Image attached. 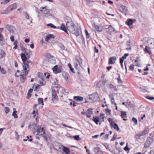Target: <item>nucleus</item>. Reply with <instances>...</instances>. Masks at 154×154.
Masks as SVG:
<instances>
[{
  "instance_id": "obj_11",
  "label": "nucleus",
  "mask_w": 154,
  "mask_h": 154,
  "mask_svg": "<svg viewBox=\"0 0 154 154\" xmlns=\"http://www.w3.org/2000/svg\"><path fill=\"white\" fill-rule=\"evenodd\" d=\"M17 8V4L16 3H14L12 5H10L7 8V10L9 11L13 10Z\"/></svg>"
},
{
  "instance_id": "obj_4",
  "label": "nucleus",
  "mask_w": 154,
  "mask_h": 154,
  "mask_svg": "<svg viewBox=\"0 0 154 154\" xmlns=\"http://www.w3.org/2000/svg\"><path fill=\"white\" fill-rule=\"evenodd\" d=\"M98 96L97 93L92 94L88 96V98L90 101H95L98 99Z\"/></svg>"
},
{
  "instance_id": "obj_46",
  "label": "nucleus",
  "mask_w": 154,
  "mask_h": 154,
  "mask_svg": "<svg viewBox=\"0 0 154 154\" xmlns=\"http://www.w3.org/2000/svg\"><path fill=\"white\" fill-rule=\"evenodd\" d=\"M23 15L25 16V17L27 19H29V15L27 14V12H23Z\"/></svg>"
},
{
  "instance_id": "obj_16",
  "label": "nucleus",
  "mask_w": 154,
  "mask_h": 154,
  "mask_svg": "<svg viewBox=\"0 0 154 154\" xmlns=\"http://www.w3.org/2000/svg\"><path fill=\"white\" fill-rule=\"evenodd\" d=\"M119 10L122 13L125 12L127 11V8L124 5H121L119 8Z\"/></svg>"
},
{
  "instance_id": "obj_1",
  "label": "nucleus",
  "mask_w": 154,
  "mask_h": 154,
  "mask_svg": "<svg viewBox=\"0 0 154 154\" xmlns=\"http://www.w3.org/2000/svg\"><path fill=\"white\" fill-rule=\"evenodd\" d=\"M69 32L78 36L79 35V29L77 28L74 22H71V23L66 26Z\"/></svg>"
},
{
  "instance_id": "obj_39",
  "label": "nucleus",
  "mask_w": 154,
  "mask_h": 154,
  "mask_svg": "<svg viewBox=\"0 0 154 154\" xmlns=\"http://www.w3.org/2000/svg\"><path fill=\"white\" fill-rule=\"evenodd\" d=\"M17 112V111H13V112L12 116H14V118L15 119L17 118L18 117V116L16 114V113Z\"/></svg>"
},
{
  "instance_id": "obj_29",
  "label": "nucleus",
  "mask_w": 154,
  "mask_h": 154,
  "mask_svg": "<svg viewBox=\"0 0 154 154\" xmlns=\"http://www.w3.org/2000/svg\"><path fill=\"white\" fill-rule=\"evenodd\" d=\"M3 37L0 32V45H3L5 44V42L3 40Z\"/></svg>"
},
{
  "instance_id": "obj_41",
  "label": "nucleus",
  "mask_w": 154,
  "mask_h": 154,
  "mask_svg": "<svg viewBox=\"0 0 154 154\" xmlns=\"http://www.w3.org/2000/svg\"><path fill=\"white\" fill-rule=\"evenodd\" d=\"M73 138L77 140H81L78 135H75L73 137Z\"/></svg>"
},
{
  "instance_id": "obj_54",
  "label": "nucleus",
  "mask_w": 154,
  "mask_h": 154,
  "mask_svg": "<svg viewBox=\"0 0 154 154\" xmlns=\"http://www.w3.org/2000/svg\"><path fill=\"white\" fill-rule=\"evenodd\" d=\"M79 66H80L77 63H75V69H77L78 71L79 70Z\"/></svg>"
},
{
  "instance_id": "obj_2",
  "label": "nucleus",
  "mask_w": 154,
  "mask_h": 154,
  "mask_svg": "<svg viewBox=\"0 0 154 154\" xmlns=\"http://www.w3.org/2000/svg\"><path fill=\"white\" fill-rule=\"evenodd\" d=\"M35 126L37 128V133L36 135H38L39 136L43 137L45 139L46 138V137L45 136V131L44 130V127L41 128L40 126H37V125L36 123H32V125H30L29 127L30 126Z\"/></svg>"
},
{
  "instance_id": "obj_58",
  "label": "nucleus",
  "mask_w": 154,
  "mask_h": 154,
  "mask_svg": "<svg viewBox=\"0 0 154 154\" xmlns=\"http://www.w3.org/2000/svg\"><path fill=\"white\" fill-rule=\"evenodd\" d=\"M1 72L4 74H5L6 73V71L3 68H2L0 70Z\"/></svg>"
},
{
  "instance_id": "obj_19",
  "label": "nucleus",
  "mask_w": 154,
  "mask_h": 154,
  "mask_svg": "<svg viewBox=\"0 0 154 154\" xmlns=\"http://www.w3.org/2000/svg\"><path fill=\"white\" fill-rule=\"evenodd\" d=\"M58 29H60L63 30V31L65 32H66V33L68 34L67 29L66 27V26L63 23H62L61 24V26L60 27H58L57 28Z\"/></svg>"
},
{
  "instance_id": "obj_64",
  "label": "nucleus",
  "mask_w": 154,
  "mask_h": 154,
  "mask_svg": "<svg viewBox=\"0 0 154 154\" xmlns=\"http://www.w3.org/2000/svg\"><path fill=\"white\" fill-rule=\"evenodd\" d=\"M31 96V94L30 93H28L27 94L26 97L27 99H29Z\"/></svg>"
},
{
  "instance_id": "obj_55",
  "label": "nucleus",
  "mask_w": 154,
  "mask_h": 154,
  "mask_svg": "<svg viewBox=\"0 0 154 154\" xmlns=\"http://www.w3.org/2000/svg\"><path fill=\"white\" fill-rule=\"evenodd\" d=\"M129 55V54H125L124 56H122V57L124 59H125L126 58L127 56H128Z\"/></svg>"
},
{
  "instance_id": "obj_52",
  "label": "nucleus",
  "mask_w": 154,
  "mask_h": 154,
  "mask_svg": "<svg viewBox=\"0 0 154 154\" xmlns=\"http://www.w3.org/2000/svg\"><path fill=\"white\" fill-rule=\"evenodd\" d=\"M132 121L134 122L135 125H137V120L135 118H133L132 119Z\"/></svg>"
},
{
  "instance_id": "obj_25",
  "label": "nucleus",
  "mask_w": 154,
  "mask_h": 154,
  "mask_svg": "<svg viewBox=\"0 0 154 154\" xmlns=\"http://www.w3.org/2000/svg\"><path fill=\"white\" fill-rule=\"evenodd\" d=\"M54 38V36L53 35L49 34L46 36L45 38V41L46 42L48 41L51 38Z\"/></svg>"
},
{
  "instance_id": "obj_20",
  "label": "nucleus",
  "mask_w": 154,
  "mask_h": 154,
  "mask_svg": "<svg viewBox=\"0 0 154 154\" xmlns=\"http://www.w3.org/2000/svg\"><path fill=\"white\" fill-rule=\"evenodd\" d=\"M93 151L94 154H103V152L97 148H94Z\"/></svg>"
},
{
  "instance_id": "obj_40",
  "label": "nucleus",
  "mask_w": 154,
  "mask_h": 154,
  "mask_svg": "<svg viewBox=\"0 0 154 154\" xmlns=\"http://www.w3.org/2000/svg\"><path fill=\"white\" fill-rule=\"evenodd\" d=\"M108 29L110 32H114V29L111 25L109 26Z\"/></svg>"
},
{
  "instance_id": "obj_63",
  "label": "nucleus",
  "mask_w": 154,
  "mask_h": 154,
  "mask_svg": "<svg viewBox=\"0 0 154 154\" xmlns=\"http://www.w3.org/2000/svg\"><path fill=\"white\" fill-rule=\"evenodd\" d=\"M120 63H122L124 61V59L122 58V57L120 58Z\"/></svg>"
},
{
  "instance_id": "obj_31",
  "label": "nucleus",
  "mask_w": 154,
  "mask_h": 154,
  "mask_svg": "<svg viewBox=\"0 0 154 154\" xmlns=\"http://www.w3.org/2000/svg\"><path fill=\"white\" fill-rule=\"evenodd\" d=\"M63 76L66 80H68L69 75L66 72H63Z\"/></svg>"
},
{
  "instance_id": "obj_3",
  "label": "nucleus",
  "mask_w": 154,
  "mask_h": 154,
  "mask_svg": "<svg viewBox=\"0 0 154 154\" xmlns=\"http://www.w3.org/2000/svg\"><path fill=\"white\" fill-rule=\"evenodd\" d=\"M29 63L32 64V62L29 60H26L25 62H24L23 63V71H26V73H28V72L29 69V67L28 64Z\"/></svg>"
},
{
  "instance_id": "obj_61",
  "label": "nucleus",
  "mask_w": 154,
  "mask_h": 154,
  "mask_svg": "<svg viewBox=\"0 0 154 154\" xmlns=\"http://www.w3.org/2000/svg\"><path fill=\"white\" fill-rule=\"evenodd\" d=\"M118 75H119V76L118 78L117 79V80L119 82L121 83V82H122V80H121L120 79V74H118Z\"/></svg>"
},
{
  "instance_id": "obj_12",
  "label": "nucleus",
  "mask_w": 154,
  "mask_h": 154,
  "mask_svg": "<svg viewBox=\"0 0 154 154\" xmlns=\"http://www.w3.org/2000/svg\"><path fill=\"white\" fill-rule=\"evenodd\" d=\"M65 20L66 23V26H67L68 25L71 23V22H73L71 20V18L68 16H66L65 17Z\"/></svg>"
},
{
  "instance_id": "obj_45",
  "label": "nucleus",
  "mask_w": 154,
  "mask_h": 154,
  "mask_svg": "<svg viewBox=\"0 0 154 154\" xmlns=\"http://www.w3.org/2000/svg\"><path fill=\"white\" fill-rule=\"evenodd\" d=\"M140 133L143 136L146 135V134H147L148 133V132L146 130H145L143 131L142 132H140Z\"/></svg>"
},
{
  "instance_id": "obj_26",
  "label": "nucleus",
  "mask_w": 154,
  "mask_h": 154,
  "mask_svg": "<svg viewBox=\"0 0 154 154\" xmlns=\"http://www.w3.org/2000/svg\"><path fill=\"white\" fill-rule=\"evenodd\" d=\"M144 51L145 52L148 53L150 54H151V49L149 47H148L147 46H146L145 47V48L144 49Z\"/></svg>"
},
{
  "instance_id": "obj_18",
  "label": "nucleus",
  "mask_w": 154,
  "mask_h": 154,
  "mask_svg": "<svg viewBox=\"0 0 154 154\" xmlns=\"http://www.w3.org/2000/svg\"><path fill=\"white\" fill-rule=\"evenodd\" d=\"M73 99L77 101H82L83 100V98L80 96H75Z\"/></svg>"
},
{
  "instance_id": "obj_59",
  "label": "nucleus",
  "mask_w": 154,
  "mask_h": 154,
  "mask_svg": "<svg viewBox=\"0 0 154 154\" xmlns=\"http://www.w3.org/2000/svg\"><path fill=\"white\" fill-rule=\"evenodd\" d=\"M146 98L150 100H152L154 99V97H149V96H147L146 97Z\"/></svg>"
},
{
  "instance_id": "obj_51",
  "label": "nucleus",
  "mask_w": 154,
  "mask_h": 154,
  "mask_svg": "<svg viewBox=\"0 0 154 154\" xmlns=\"http://www.w3.org/2000/svg\"><path fill=\"white\" fill-rule=\"evenodd\" d=\"M128 143H127L126 146L124 148V149L125 151H129L130 149L128 146Z\"/></svg>"
},
{
  "instance_id": "obj_38",
  "label": "nucleus",
  "mask_w": 154,
  "mask_h": 154,
  "mask_svg": "<svg viewBox=\"0 0 154 154\" xmlns=\"http://www.w3.org/2000/svg\"><path fill=\"white\" fill-rule=\"evenodd\" d=\"M59 47L62 49L66 50L67 48H66V47L64 46V45L62 44V43H60L59 44Z\"/></svg>"
},
{
  "instance_id": "obj_32",
  "label": "nucleus",
  "mask_w": 154,
  "mask_h": 154,
  "mask_svg": "<svg viewBox=\"0 0 154 154\" xmlns=\"http://www.w3.org/2000/svg\"><path fill=\"white\" fill-rule=\"evenodd\" d=\"M49 61L50 62V63H51L53 64H54L56 63V60L53 57H52V58H50L49 59Z\"/></svg>"
},
{
  "instance_id": "obj_44",
  "label": "nucleus",
  "mask_w": 154,
  "mask_h": 154,
  "mask_svg": "<svg viewBox=\"0 0 154 154\" xmlns=\"http://www.w3.org/2000/svg\"><path fill=\"white\" fill-rule=\"evenodd\" d=\"M68 66H69V69L71 71H72L73 73H75V72H74V69L72 67V66L69 63L68 64Z\"/></svg>"
},
{
  "instance_id": "obj_8",
  "label": "nucleus",
  "mask_w": 154,
  "mask_h": 154,
  "mask_svg": "<svg viewBox=\"0 0 154 154\" xmlns=\"http://www.w3.org/2000/svg\"><path fill=\"white\" fill-rule=\"evenodd\" d=\"M53 70L55 74L61 72L62 71L61 67L58 66L57 65L55 66L53 68Z\"/></svg>"
},
{
  "instance_id": "obj_17",
  "label": "nucleus",
  "mask_w": 154,
  "mask_h": 154,
  "mask_svg": "<svg viewBox=\"0 0 154 154\" xmlns=\"http://www.w3.org/2000/svg\"><path fill=\"white\" fill-rule=\"evenodd\" d=\"M20 56L23 63L29 58L26 56L25 54H24L23 53H21L20 54Z\"/></svg>"
},
{
  "instance_id": "obj_49",
  "label": "nucleus",
  "mask_w": 154,
  "mask_h": 154,
  "mask_svg": "<svg viewBox=\"0 0 154 154\" xmlns=\"http://www.w3.org/2000/svg\"><path fill=\"white\" fill-rule=\"evenodd\" d=\"M70 104L71 105H72L73 106L75 107L76 106V104H78V103H75V101H73V102H71Z\"/></svg>"
},
{
  "instance_id": "obj_13",
  "label": "nucleus",
  "mask_w": 154,
  "mask_h": 154,
  "mask_svg": "<svg viewBox=\"0 0 154 154\" xmlns=\"http://www.w3.org/2000/svg\"><path fill=\"white\" fill-rule=\"evenodd\" d=\"M105 83V80H101L97 84V86L98 88L101 87L104 85Z\"/></svg>"
},
{
  "instance_id": "obj_6",
  "label": "nucleus",
  "mask_w": 154,
  "mask_h": 154,
  "mask_svg": "<svg viewBox=\"0 0 154 154\" xmlns=\"http://www.w3.org/2000/svg\"><path fill=\"white\" fill-rule=\"evenodd\" d=\"M153 141V139L151 137H148L144 144V147L145 148L149 147Z\"/></svg>"
},
{
  "instance_id": "obj_14",
  "label": "nucleus",
  "mask_w": 154,
  "mask_h": 154,
  "mask_svg": "<svg viewBox=\"0 0 154 154\" xmlns=\"http://www.w3.org/2000/svg\"><path fill=\"white\" fill-rule=\"evenodd\" d=\"M25 72L24 74L23 75H20V80L21 82L23 83L24 82L26 79V76L27 74L28 73H26V71H25Z\"/></svg>"
},
{
  "instance_id": "obj_23",
  "label": "nucleus",
  "mask_w": 154,
  "mask_h": 154,
  "mask_svg": "<svg viewBox=\"0 0 154 154\" xmlns=\"http://www.w3.org/2000/svg\"><path fill=\"white\" fill-rule=\"evenodd\" d=\"M63 147V150L66 154H69L70 153L69 149L64 146H62Z\"/></svg>"
},
{
  "instance_id": "obj_27",
  "label": "nucleus",
  "mask_w": 154,
  "mask_h": 154,
  "mask_svg": "<svg viewBox=\"0 0 154 154\" xmlns=\"http://www.w3.org/2000/svg\"><path fill=\"white\" fill-rule=\"evenodd\" d=\"M5 56V53L2 49H0V59H2Z\"/></svg>"
},
{
  "instance_id": "obj_47",
  "label": "nucleus",
  "mask_w": 154,
  "mask_h": 154,
  "mask_svg": "<svg viewBox=\"0 0 154 154\" xmlns=\"http://www.w3.org/2000/svg\"><path fill=\"white\" fill-rule=\"evenodd\" d=\"M122 104L127 107H128L130 105L129 103L128 102H123L122 103Z\"/></svg>"
},
{
  "instance_id": "obj_10",
  "label": "nucleus",
  "mask_w": 154,
  "mask_h": 154,
  "mask_svg": "<svg viewBox=\"0 0 154 154\" xmlns=\"http://www.w3.org/2000/svg\"><path fill=\"white\" fill-rule=\"evenodd\" d=\"M116 57L113 56L110 57L109 59L108 64H113L115 63L116 61Z\"/></svg>"
},
{
  "instance_id": "obj_35",
  "label": "nucleus",
  "mask_w": 154,
  "mask_h": 154,
  "mask_svg": "<svg viewBox=\"0 0 154 154\" xmlns=\"http://www.w3.org/2000/svg\"><path fill=\"white\" fill-rule=\"evenodd\" d=\"M39 83L42 85H43L45 84V81H44V80L43 79L40 78L39 80Z\"/></svg>"
},
{
  "instance_id": "obj_36",
  "label": "nucleus",
  "mask_w": 154,
  "mask_h": 154,
  "mask_svg": "<svg viewBox=\"0 0 154 154\" xmlns=\"http://www.w3.org/2000/svg\"><path fill=\"white\" fill-rule=\"evenodd\" d=\"M93 120L96 124H97L98 122L99 121V118L97 116L94 117V119H93Z\"/></svg>"
},
{
  "instance_id": "obj_34",
  "label": "nucleus",
  "mask_w": 154,
  "mask_h": 154,
  "mask_svg": "<svg viewBox=\"0 0 154 154\" xmlns=\"http://www.w3.org/2000/svg\"><path fill=\"white\" fill-rule=\"evenodd\" d=\"M77 60L79 63L80 66H81V65H82V59L80 57H77L76 59Z\"/></svg>"
},
{
  "instance_id": "obj_33",
  "label": "nucleus",
  "mask_w": 154,
  "mask_h": 154,
  "mask_svg": "<svg viewBox=\"0 0 154 154\" xmlns=\"http://www.w3.org/2000/svg\"><path fill=\"white\" fill-rule=\"evenodd\" d=\"M38 104H41L42 105H44L43 99L42 98H38Z\"/></svg>"
},
{
  "instance_id": "obj_42",
  "label": "nucleus",
  "mask_w": 154,
  "mask_h": 154,
  "mask_svg": "<svg viewBox=\"0 0 154 154\" xmlns=\"http://www.w3.org/2000/svg\"><path fill=\"white\" fill-rule=\"evenodd\" d=\"M47 26H50V27L54 28L56 29L57 28V27L54 26L53 24L52 23H49L47 24Z\"/></svg>"
},
{
  "instance_id": "obj_50",
  "label": "nucleus",
  "mask_w": 154,
  "mask_h": 154,
  "mask_svg": "<svg viewBox=\"0 0 154 154\" xmlns=\"http://www.w3.org/2000/svg\"><path fill=\"white\" fill-rule=\"evenodd\" d=\"M108 121L109 122V123H110V124L111 126L112 125V124L111 122L112 123H114V122L113 121L112 119L111 118H108Z\"/></svg>"
},
{
  "instance_id": "obj_62",
  "label": "nucleus",
  "mask_w": 154,
  "mask_h": 154,
  "mask_svg": "<svg viewBox=\"0 0 154 154\" xmlns=\"http://www.w3.org/2000/svg\"><path fill=\"white\" fill-rule=\"evenodd\" d=\"M107 87L110 89H111L113 88L114 86L112 84H109L108 85Z\"/></svg>"
},
{
  "instance_id": "obj_22",
  "label": "nucleus",
  "mask_w": 154,
  "mask_h": 154,
  "mask_svg": "<svg viewBox=\"0 0 154 154\" xmlns=\"http://www.w3.org/2000/svg\"><path fill=\"white\" fill-rule=\"evenodd\" d=\"M100 137H101V140L103 142L106 140V134L104 132L100 134Z\"/></svg>"
},
{
  "instance_id": "obj_28",
  "label": "nucleus",
  "mask_w": 154,
  "mask_h": 154,
  "mask_svg": "<svg viewBox=\"0 0 154 154\" xmlns=\"http://www.w3.org/2000/svg\"><path fill=\"white\" fill-rule=\"evenodd\" d=\"M112 125L111 126V127H112L114 129H116L117 131H119V128L118 125L114 123H112Z\"/></svg>"
},
{
  "instance_id": "obj_30",
  "label": "nucleus",
  "mask_w": 154,
  "mask_h": 154,
  "mask_svg": "<svg viewBox=\"0 0 154 154\" xmlns=\"http://www.w3.org/2000/svg\"><path fill=\"white\" fill-rule=\"evenodd\" d=\"M133 21L131 19H129L126 22V24L128 26H130L133 24Z\"/></svg>"
},
{
  "instance_id": "obj_53",
  "label": "nucleus",
  "mask_w": 154,
  "mask_h": 154,
  "mask_svg": "<svg viewBox=\"0 0 154 154\" xmlns=\"http://www.w3.org/2000/svg\"><path fill=\"white\" fill-rule=\"evenodd\" d=\"M94 27L95 29V30L98 32H100V30L99 29V27L98 26H97L94 25Z\"/></svg>"
},
{
  "instance_id": "obj_21",
  "label": "nucleus",
  "mask_w": 154,
  "mask_h": 154,
  "mask_svg": "<svg viewBox=\"0 0 154 154\" xmlns=\"http://www.w3.org/2000/svg\"><path fill=\"white\" fill-rule=\"evenodd\" d=\"M121 116L122 118H124L123 120L125 121H126L127 119H124L125 118H126L127 117V114L126 113V112H123V111H121Z\"/></svg>"
},
{
  "instance_id": "obj_24",
  "label": "nucleus",
  "mask_w": 154,
  "mask_h": 154,
  "mask_svg": "<svg viewBox=\"0 0 154 154\" xmlns=\"http://www.w3.org/2000/svg\"><path fill=\"white\" fill-rule=\"evenodd\" d=\"M109 97L111 99L112 104H114L115 105H116V103L115 102L113 95L112 94H110L109 95Z\"/></svg>"
},
{
  "instance_id": "obj_56",
  "label": "nucleus",
  "mask_w": 154,
  "mask_h": 154,
  "mask_svg": "<svg viewBox=\"0 0 154 154\" xmlns=\"http://www.w3.org/2000/svg\"><path fill=\"white\" fill-rule=\"evenodd\" d=\"M134 65H131L129 66V69L131 71H133L134 69Z\"/></svg>"
},
{
  "instance_id": "obj_7",
  "label": "nucleus",
  "mask_w": 154,
  "mask_h": 154,
  "mask_svg": "<svg viewBox=\"0 0 154 154\" xmlns=\"http://www.w3.org/2000/svg\"><path fill=\"white\" fill-rule=\"evenodd\" d=\"M40 9V11L44 14H48L50 12V10L48 9L47 6L41 7Z\"/></svg>"
},
{
  "instance_id": "obj_48",
  "label": "nucleus",
  "mask_w": 154,
  "mask_h": 154,
  "mask_svg": "<svg viewBox=\"0 0 154 154\" xmlns=\"http://www.w3.org/2000/svg\"><path fill=\"white\" fill-rule=\"evenodd\" d=\"M111 111L110 109H106V115H111Z\"/></svg>"
},
{
  "instance_id": "obj_9",
  "label": "nucleus",
  "mask_w": 154,
  "mask_h": 154,
  "mask_svg": "<svg viewBox=\"0 0 154 154\" xmlns=\"http://www.w3.org/2000/svg\"><path fill=\"white\" fill-rule=\"evenodd\" d=\"M6 28L10 32L12 33H14V30L15 29V28L13 26L9 24H8L6 26Z\"/></svg>"
},
{
  "instance_id": "obj_57",
  "label": "nucleus",
  "mask_w": 154,
  "mask_h": 154,
  "mask_svg": "<svg viewBox=\"0 0 154 154\" xmlns=\"http://www.w3.org/2000/svg\"><path fill=\"white\" fill-rule=\"evenodd\" d=\"M24 54H25V55H26V56H27V57H28V58H29L30 57V55L26 51H25L24 52Z\"/></svg>"
},
{
  "instance_id": "obj_5",
  "label": "nucleus",
  "mask_w": 154,
  "mask_h": 154,
  "mask_svg": "<svg viewBox=\"0 0 154 154\" xmlns=\"http://www.w3.org/2000/svg\"><path fill=\"white\" fill-rule=\"evenodd\" d=\"M52 100L53 103L57 101L58 97L57 95L56 91L55 89H53L52 90Z\"/></svg>"
},
{
  "instance_id": "obj_60",
  "label": "nucleus",
  "mask_w": 154,
  "mask_h": 154,
  "mask_svg": "<svg viewBox=\"0 0 154 154\" xmlns=\"http://www.w3.org/2000/svg\"><path fill=\"white\" fill-rule=\"evenodd\" d=\"M85 34L86 35V38H89V33L87 30H85Z\"/></svg>"
},
{
  "instance_id": "obj_15",
  "label": "nucleus",
  "mask_w": 154,
  "mask_h": 154,
  "mask_svg": "<svg viewBox=\"0 0 154 154\" xmlns=\"http://www.w3.org/2000/svg\"><path fill=\"white\" fill-rule=\"evenodd\" d=\"M92 110V109L90 108L87 110V118H90L91 117V115L93 114Z\"/></svg>"
},
{
  "instance_id": "obj_43",
  "label": "nucleus",
  "mask_w": 154,
  "mask_h": 154,
  "mask_svg": "<svg viewBox=\"0 0 154 154\" xmlns=\"http://www.w3.org/2000/svg\"><path fill=\"white\" fill-rule=\"evenodd\" d=\"M10 111L9 108L8 107H6L5 108V112L6 114H8Z\"/></svg>"
},
{
  "instance_id": "obj_37",
  "label": "nucleus",
  "mask_w": 154,
  "mask_h": 154,
  "mask_svg": "<svg viewBox=\"0 0 154 154\" xmlns=\"http://www.w3.org/2000/svg\"><path fill=\"white\" fill-rule=\"evenodd\" d=\"M142 136V135L140 133L136 134L135 135L134 137L137 139H140V137Z\"/></svg>"
}]
</instances>
